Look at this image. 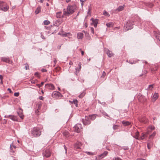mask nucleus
I'll return each instance as SVG.
<instances>
[{
	"mask_svg": "<svg viewBox=\"0 0 160 160\" xmlns=\"http://www.w3.org/2000/svg\"><path fill=\"white\" fill-rule=\"evenodd\" d=\"M77 7L74 4H68L66 10H63V15L66 16H69L73 14L76 10Z\"/></svg>",
	"mask_w": 160,
	"mask_h": 160,
	"instance_id": "f257e3e1",
	"label": "nucleus"
},
{
	"mask_svg": "<svg viewBox=\"0 0 160 160\" xmlns=\"http://www.w3.org/2000/svg\"><path fill=\"white\" fill-rule=\"evenodd\" d=\"M32 135L34 137H38L41 134V131L38 128L34 127L31 131Z\"/></svg>",
	"mask_w": 160,
	"mask_h": 160,
	"instance_id": "f03ea898",
	"label": "nucleus"
},
{
	"mask_svg": "<svg viewBox=\"0 0 160 160\" xmlns=\"http://www.w3.org/2000/svg\"><path fill=\"white\" fill-rule=\"evenodd\" d=\"M9 8V6L5 2H0V10L6 12L8 10Z\"/></svg>",
	"mask_w": 160,
	"mask_h": 160,
	"instance_id": "7ed1b4c3",
	"label": "nucleus"
},
{
	"mask_svg": "<svg viewBox=\"0 0 160 160\" xmlns=\"http://www.w3.org/2000/svg\"><path fill=\"white\" fill-rule=\"evenodd\" d=\"M52 96L54 98L60 99L62 97V95L58 91H54L52 93Z\"/></svg>",
	"mask_w": 160,
	"mask_h": 160,
	"instance_id": "20e7f679",
	"label": "nucleus"
},
{
	"mask_svg": "<svg viewBox=\"0 0 160 160\" xmlns=\"http://www.w3.org/2000/svg\"><path fill=\"white\" fill-rule=\"evenodd\" d=\"M42 155L44 157L48 158L51 155V152L49 148H47L44 150Z\"/></svg>",
	"mask_w": 160,
	"mask_h": 160,
	"instance_id": "39448f33",
	"label": "nucleus"
},
{
	"mask_svg": "<svg viewBox=\"0 0 160 160\" xmlns=\"http://www.w3.org/2000/svg\"><path fill=\"white\" fill-rule=\"evenodd\" d=\"M74 129L75 132H79L82 130V128L81 124L77 123L74 126Z\"/></svg>",
	"mask_w": 160,
	"mask_h": 160,
	"instance_id": "423d86ee",
	"label": "nucleus"
},
{
	"mask_svg": "<svg viewBox=\"0 0 160 160\" xmlns=\"http://www.w3.org/2000/svg\"><path fill=\"white\" fill-rule=\"evenodd\" d=\"M133 22L131 21H128L126 24V28L128 30L131 29L133 28Z\"/></svg>",
	"mask_w": 160,
	"mask_h": 160,
	"instance_id": "0eeeda50",
	"label": "nucleus"
},
{
	"mask_svg": "<svg viewBox=\"0 0 160 160\" xmlns=\"http://www.w3.org/2000/svg\"><path fill=\"white\" fill-rule=\"evenodd\" d=\"M90 119L88 117L86 116L85 119H82L83 124L86 125L89 124L91 123V121Z\"/></svg>",
	"mask_w": 160,
	"mask_h": 160,
	"instance_id": "6e6552de",
	"label": "nucleus"
},
{
	"mask_svg": "<svg viewBox=\"0 0 160 160\" xmlns=\"http://www.w3.org/2000/svg\"><path fill=\"white\" fill-rule=\"evenodd\" d=\"M91 20L92 21L91 24L93 25L94 27H96L97 26V24H98V20L97 19H94L92 18L91 19Z\"/></svg>",
	"mask_w": 160,
	"mask_h": 160,
	"instance_id": "1a4fd4ad",
	"label": "nucleus"
},
{
	"mask_svg": "<svg viewBox=\"0 0 160 160\" xmlns=\"http://www.w3.org/2000/svg\"><path fill=\"white\" fill-rule=\"evenodd\" d=\"M45 86L47 88H48L49 89L51 90H53L55 89V87L54 85L52 83L46 84L45 85Z\"/></svg>",
	"mask_w": 160,
	"mask_h": 160,
	"instance_id": "9d476101",
	"label": "nucleus"
},
{
	"mask_svg": "<svg viewBox=\"0 0 160 160\" xmlns=\"http://www.w3.org/2000/svg\"><path fill=\"white\" fill-rule=\"evenodd\" d=\"M1 59L2 62H5L8 63H9L10 62V60L9 58L3 57H1Z\"/></svg>",
	"mask_w": 160,
	"mask_h": 160,
	"instance_id": "9b49d317",
	"label": "nucleus"
},
{
	"mask_svg": "<svg viewBox=\"0 0 160 160\" xmlns=\"http://www.w3.org/2000/svg\"><path fill=\"white\" fill-rule=\"evenodd\" d=\"M82 145V144L79 142H77L74 145V148L75 149H80Z\"/></svg>",
	"mask_w": 160,
	"mask_h": 160,
	"instance_id": "f8f14e48",
	"label": "nucleus"
},
{
	"mask_svg": "<svg viewBox=\"0 0 160 160\" xmlns=\"http://www.w3.org/2000/svg\"><path fill=\"white\" fill-rule=\"evenodd\" d=\"M5 117L6 118H9L11 119L12 120L14 121H17V118L15 116H14V115H7V116H5Z\"/></svg>",
	"mask_w": 160,
	"mask_h": 160,
	"instance_id": "ddd939ff",
	"label": "nucleus"
},
{
	"mask_svg": "<svg viewBox=\"0 0 160 160\" xmlns=\"http://www.w3.org/2000/svg\"><path fill=\"white\" fill-rule=\"evenodd\" d=\"M140 122L143 123H146L148 122V120L145 117H142L139 119Z\"/></svg>",
	"mask_w": 160,
	"mask_h": 160,
	"instance_id": "4468645a",
	"label": "nucleus"
},
{
	"mask_svg": "<svg viewBox=\"0 0 160 160\" xmlns=\"http://www.w3.org/2000/svg\"><path fill=\"white\" fill-rule=\"evenodd\" d=\"M108 152L107 151H105L103 152V153L100 155H99L98 156V158L99 159H101L105 157V156H107L108 154Z\"/></svg>",
	"mask_w": 160,
	"mask_h": 160,
	"instance_id": "2eb2a0df",
	"label": "nucleus"
},
{
	"mask_svg": "<svg viewBox=\"0 0 160 160\" xmlns=\"http://www.w3.org/2000/svg\"><path fill=\"white\" fill-rule=\"evenodd\" d=\"M106 52L108 56L110 58L112 57L114 55V54L108 49H106Z\"/></svg>",
	"mask_w": 160,
	"mask_h": 160,
	"instance_id": "dca6fc26",
	"label": "nucleus"
},
{
	"mask_svg": "<svg viewBox=\"0 0 160 160\" xmlns=\"http://www.w3.org/2000/svg\"><path fill=\"white\" fill-rule=\"evenodd\" d=\"M148 134H146V133H142L141 135V136L139 137V140H142L145 139L147 137Z\"/></svg>",
	"mask_w": 160,
	"mask_h": 160,
	"instance_id": "f3484780",
	"label": "nucleus"
},
{
	"mask_svg": "<svg viewBox=\"0 0 160 160\" xmlns=\"http://www.w3.org/2000/svg\"><path fill=\"white\" fill-rule=\"evenodd\" d=\"M61 23V22L59 20L53 22V25L55 26L58 27Z\"/></svg>",
	"mask_w": 160,
	"mask_h": 160,
	"instance_id": "a211bd4d",
	"label": "nucleus"
},
{
	"mask_svg": "<svg viewBox=\"0 0 160 160\" xmlns=\"http://www.w3.org/2000/svg\"><path fill=\"white\" fill-rule=\"evenodd\" d=\"M125 7V5L124 4L123 6H119L117 9H116L115 11H118V12L122 11L123 10L124 7Z\"/></svg>",
	"mask_w": 160,
	"mask_h": 160,
	"instance_id": "6ab92c4d",
	"label": "nucleus"
},
{
	"mask_svg": "<svg viewBox=\"0 0 160 160\" xmlns=\"http://www.w3.org/2000/svg\"><path fill=\"white\" fill-rule=\"evenodd\" d=\"M81 64L80 62L78 64V65L79 66V68L78 69L77 68H76V71L75 72V74L76 75H77L78 73L80 71V70L81 69Z\"/></svg>",
	"mask_w": 160,
	"mask_h": 160,
	"instance_id": "aec40b11",
	"label": "nucleus"
},
{
	"mask_svg": "<svg viewBox=\"0 0 160 160\" xmlns=\"http://www.w3.org/2000/svg\"><path fill=\"white\" fill-rule=\"evenodd\" d=\"M83 37V34L81 32H79L77 34V38L78 39H82Z\"/></svg>",
	"mask_w": 160,
	"mask_h": 160,
	"instance_id": "412c9836",
	"label": "nucleus"
},
{
	"mask_svg": "<svg viewBox=\"0 0 160 160\" xmlns=\"http://www.w3.org/2000/svg\"><path fill=\"white\" fill-rule=\"evenodd\" d=\"M139 133L138 131H137L136 132L135 134V135L133 136V137L137 140L139 139Z\"/></svg>",
	"mask_w": 160,
	"mask_h": 160,
	"instance_id": "4be33fe9",
	"label": "nucleus"
},
{
	"mask_svg": "<svg viewBox=\"0 0 160 160\" xmlns=\"http://www.w3.org/2000/svg\"><path fill=\"white\" fill-rule=\"evenodd\" d=\"M63 135L66 138L69 137V134L68 131H65L63 132Z\"/></svg>",
	"mask_w": 160,
	"mask_h": 160,
	"instance_id": "5701e85b",
	"label": "nucleus"
},
{
	"mask_svg": "<svg viewBox=\"0 0 160 160\" xmlns=\"http://www.w3.org/2000/svg\"><path fill=\"white\" fill-rule=\"evenodd\" d=\"M41 11V7L40 6L38 7L36 10H35V12L36 14H37L39 13Z\"/></svg>",
	"mask_w": 160,
	"mask_h": 160,
	"instance_id": "b1692460",
	"label": "nucleus"
},
{
	"mask_svg": "<svg viewBox=\"0 0 160 160\" xmlns=\"http://www.w3.org/2000/svg\"><path fill=\"white\" fill-rule=\"evenodd\" d=\"M156 134V132H153V133L151 135H150L149 136V139H152L155 136Z\"/></svg>",
	"mask_w": 160,
	"mask_h": 160,
	"instance_id": "393cba45",
	"label": "nucleus"
},
{
	"mask_svg": "<svg viewBox=\"0 0 160 160\" xmlns=\"http://www.w3.org/2000/svg\"><path fill=\"white\" fill-rule=\"evenodd\" d=\"M62 12H57L56 13V17L57 18H59L62 17Z\"/></svg>",
	"mask_w": 160,
	"mask_h": 160,
	"instance_id": "a878e982",
	"label": "nucleus"
},
{
	"mask_svg": "<svg viewBox=\"0 0 160 160\" xmlns=\"http://www.w3.org/2000/svg\"><path fill=\"white\" fill-rule=\"evenodd\" d=\"M122 123L125 126H127L130 124V123L129 122L125 121H122Z\"/></svg>",
	"mask_w": 160,
	"mask_h": 160,
	"instance_id": "bb28decb",
	"label": "nucleus"
},
{
	"mask_svg": "<svg viewBox=\"0 0 160 160\" xmlns=\"http://www.w3.org/2000/svg\"><path fill=\"white\" fill-rule=\"evenodd\" d=\"M158 97V93H155L152 96V98L154 99V101L156 100Z\"/></svg>",
	"mask_w": 160,
	"mask_h": 160,
	"instance_id": "cd10ccee",
	"label": "nucleus"
},
{
	"mask_svg": "<svg viewBox=\"0 0 160 160\" xmlns=\"http://www.w3.org/2000/svg\"><path fill=\"white\" fill-rule=\"evenodd\" d=\"M88 117L90 119L92 120H94L96 118V115L94 114L92 115H89Z\"/></svg>",
	"mask_w": 160,
	"mask_h": 160,
	"instance_id": "c85d7f7f",
	"label": "nucleus"
},
{
	"mask_svg": "<svg viewBox=\"0 0 160 160\" xmlns=\"http://www.w3.org/2000/svg\"><path fill=\"white\" fill-rule=\"evenodd\" d=\"M86 92L85 90L83 91V92L81 93L78 96V97L81 98H82L85 95Z\"/></svg>",
	"mask_w": 160,
	"mask_h": 160,
	"instance_id": "c756f323",
	"label": "nucleus"
},
{
	"mask_svg": "<svg viewBox=\"0 0 160 160\" xmlns=\"http://www.w3.org/2000/svg\"><path fill=\"white\" fill-rule=\"evenodd\" d=\"M107 27H112L114 25V23L112 22H109L106 24Z\"/></svg>",
	"mask_w": 160,
	"mask_h": 160,
	"instance_id": "7c9ffc66",
	"label": "nucleus"
},
{
	"mask_svg": "<svg viewBox=\"0 0 160 160\" xmlns=\"http://www.w3.org/2000/svg\"><path fill=\"white\" fill-rule=\"evenodd\" d=\"M155 129V127L153 126H150L148 127V131H149V130H151L152 131L154 130Z\"/></svg>",
	"mask_w": 160,
	"mask_h": 160,
	"instance_id": "2f4dec72",
	"label": "nucleus"
},
{
	"mask_svg": "<svg viewBox=\"0 0 160 160\" xmlns=\"http://www.w3.org/2000/svg\"><path fill=\"white\" fill-rule=\"evenodd\" d=\"M71 103H74L76 107L78 106V101L77 99L73 100L72 101H70Z\"/></svg>",
	"mask_w": 160,
	"mask_h": 160,
	"instance_id": "473e14b6",
	"label": "nucleus"
},
{
	"mask_svg": "<svg viewBox=\"0 0 160 160\" xmlns=\"http://www.w3.org/2000/svg\"><path fill=\"white\" fill-rule=\"evenodd\" d=\"M152 145V142H150V143H147V147L148 149H150L151 148V146Z\"/></svg>",
	"mask_w": 160,
	"mask_h": 160,
	"instance_id": "72a5a7b5",
	"label": "nucleus"
},
{
	"mask_svg": "<svg viewBox=\"0 0 160 160\" xmlns=\"http://www.w3.org/2000/svg\"><path fill=\"white\" fill-rule=\"evenodd\" d=\"M18 114L21 119L23 118L24 116L21 112H18Z\"/></svg>",
	"mask_w": 160,
	"mask_h": 160,
	"instance_id": "f704fd0d",
	"label": "nucleus"
},
{
	"mask_svg": "<svg viewBox=\"0 0 160 160\" xmlns=\"http://www.w3.org/2000/svg\"><path fill=\"white\" fill-rule=\"evenodd\" d=\"M43 23L45 25H48L50 23V22L48 20H45L43 22Z\"/></svg>",
	"mask_w": 160,
	"mask_h": 160,
	"instance_id": "c9c22d12",
	"label": "nucleus"
},
{
	"mask_svg": "<svg viewBox=\"0 0 160 160\" xmlns=\"http://www.w3.org/2000/svg\"><path fill=\"white\" fill-rule=\"evenodd\" d=\"M156 37L157 39H158L159 41H160V34L157 33L156 35Z\"/></svg>",
	"mask_w": 160,
	"mask_h": 160,
	"instance_id": "e433bc0d",
	"label": "nucleus"
},
{
	"mask_svg": "<svg viewBox=\"0 0 160 160\" xmlns=\"http://www.w3.org/2000/svg\"><path fill=\"white\" fill-rule=\"evenodd\" d=\"M103 14L106 16H109V14L105 10H104L103 11Z\"/></svg>",
	"mask_w": 160,
	"mask_h": 160,
	"instance_id": "4c0bfd02",
	"label": "nucleus"
},
{
	"mask_svg": "<svg viewBox=\"0 0 160 160\" xmlns=\"http://www.w3.org/2000/svg\"><path fill=\"white\" fill-rule=\"evenodd\" d=\"M101 113L104 116L109 117V116L107 114V113L104 111H102L101 112Z\"/></svg>",
	"mask_w": 160,
	"mask_h": 160,
	"instance_id": "58836bf2",
	"label": "nucleus"
},
{
	"mask_svg": "<svg viewBox=\"0 0 160 160\" xmlns=\"http://www.w3.org/2000/svg\"><path fill=\"white\" fill-rule=\"evenodd\" d=\"M153 84L149 85L148 86V89H150L151 90L153 88Z\"/></svg>",
	"mask_w": 160,
	"mask_h": 160,
	"instance_id": "ea45409f",
	"label": "nucleus"
},
{
	"mask_svg": "<svg viewBox=\"0 0 160 160\" xmlns=\"http://www.w3.org/2000/svg\"><path fill=\"white\" fill-rule=\"evenodd\" d=\"M137 62L135 61H130L129 62V63L131 64L135 63Z\"/></svg>",
	"mask_w": 160,
	"mask_h": 160,
	"instance_id": "a19ab883",
	"label": "nucleus"
},
{
	"mask_svg": "<svg viewBox=\"0 0 160 160\" xmlns=\"http://www.w3.org/2000/svg\"><path fill=\"white\" fill-rule=\"evenodd\" d=\"M44 84V82H41V84H37V86L39 88H40L41 86H42Z\"/></svg>",
	"mask_w": 160,
	"mask_h": 160,
	"instance_id": "79ce46f5",
	"label": "nucleus"
},
{
	"mask_svg": "<svg viewBox=\"0 0 160 160\" xmlns=\"http://www.w3.org/2000/svg\"><path fill=\"white\" fill-rule=\"evenodd\" d=\"M118 126L116 125H113V126L112 128L113 129L115 130L118 128Z\"/></svg>",
	"mask_w": 160,
	"mask_h": 160,
	"instance_id": "37998d69",
	"label": "nucleus"
},
{
	"mask_svg": "<svg viewBox=\"0 0 160 160\" xmlns=\"http://www.w3.org/2000/svg\"><path fill=\"white\" fill-rule=\"evenodd\" d=\"M16 148V147L13 145V143H12V144L10 145V148L11 150L12 149V148Z\"/></svg>",
	"mask_w": 160,
	"mask_h": 160,
	"instance_id": "c03bdc74",
	"label": "nucleus"
},
{
	"mask_svg": "<svg viewBox=\"0 0 160 160\" xmlns=\"http://www.w3.org/2000/svg\"><path fill=\"white\" fill-rule=\"evenodd\" d=\"M106 73L105 72V71H103L102 74V76H101V78H102L104 77H105V76H106Z\"/></svg>",
	"mask_w": 160,
	"mask_h": 160,
	"instance_id": "a18cd8bd",
	"label": "nucleus"
},
{
	"mask_svg": "<svg viewBox=\"0 0 160 160\" xmlns=\"http://www.w3.org/2000/svg\"><path fill=\"white\" fill-rule=\"evenodd\" d=\"M90 31L93 34L94 33V29L93 28L91 27L90 28Z\"/></svg>",
	"mask_w": 160,
	"mask_h": 160,
	"instance_id": "49530a36",
	"label": "nucleus"
},
{
	"mask_svg": "<svg viewBox=\"0 0 160 160\" xmlns=\"http://www.w3.org/2000/svg\"><path fill=\"white\" fill-rule=\"evenodd\" d=\"M86 153L89 155H93V153L92 152H86Z\"/></svg>",
	"mask_w": 160,
	"mask_h": 160,
	"instance_id": "de8ad7c7",
	"label": "nucleus"
},
{
	"mask_svg": "<svg viewBox=\"0 0 160 160\" xmlns=\"http://www.w3.org/2000/svg\"><path fill=\"white\" fill-rule=\"evenodd\" d=\"M19 92H15L14 93V96H15L16 97H18L19 95Z\"/></svg>",
	"mask_w": 160,
	"mask_h": 160,
	"instance_id": "09e8293b",
	"label": "nucleus"
},
{
	"mask_svg": "<svg viewBox=\"0 0 160 160\" xmlns=\"http://www.w3.org/2000/svg\"><path fill=\"white\" fill-rule=\"evenodd\" d=\"M113 160H122L119 158L115 157L113 158Z\"/></svg>",
	"mask_w": 160,
	"mask_h": 160,
	"instance_id": "8fccbe9b",
	"label": "nucleus"
},
{
	"mask_svg": "<svg viewBox=\"0 0 160 160\" xmlns=\"http://www.w3.org/2000/svg\"><path fill=\"white\" fill-rule=\"evenodd\" d=\"M152 131V130H149V131H148V128L147 132H146V134H147L148 135Z\"/></svg>",
	"mask_w": 160,
	"mask_h": 160,
	"instance_id": "3c124183",
	"label": "nucleus"
},
{
	"mask_svg": "<svg viewBox=\"0 0 160 160\" xmlns=\"http://www.w3.org/2000/svg\"><path fill=\"white\" fill-rule=\"evenodd\" d=\"M41 71L42 72H47V70L45 69L42 68L41 69Z\"/></svg>",
	"mask_w": 160,
	"mask_h": 160,
	"instance_id": "603ef678",
	"label": "nucleus"
},
{
	"mask_svg": "<svg viewBox=\"0 0 160 160\" xmlns=\"http://www.w3.org/2000/svg\"><path fill=\"white\" fill-rule=\"evenodd\" d=\"M25 68L26 70L29 69V66L28 65H26L25 66Z\"/></svg>",
	"mask_w": 160,
	"mask_h": 160,
	"instance_id": "864d4df0",
	"label": "nucleus"
},
{
	"mask_svg": "<svg viewBox=\"0 0 160 160\" xmlns=\"http://www.w3.org/2000/svg\"><path fill=\"white\" fill-rule=\"evenodd\" d=\"M123 149L125 150H127L128 149V148L127 147H124L122 148Z\"/></svg>",
	"mask_w": 160,
	"mask_h": 160,
	"instance_id": "5fc2aeb1",
	"label": "nucleus"
},
{
	"mask_svg": "<svg viewBox=\"0 0 160 160\" xmlns=\"http://www.w3.org/2000/svg\"><path fill=\"white\" fill-rule=\"evenodd\" d=\"M70 33L69 32H68L67 33H66V34H62L63 36H67L68 34H70Z\"/></svg>",
	"mask_w": 160,
	"mask_h": 160,
	"instance_id": "6e6d98bb",
	"label": "nucleus"
},
{
	"mask_svg": "<svg viewBox=\"0 0 160 160\" xmlns=\"http://www.w3.org/2000/svg\"><path fill=\"white\" fill-rule=\"evenodd\" d=\"M41 38H42L43 39H45V38L44 37V36L41 33Z\"/></svg>",
	"mask_w": 160,
	"mask_h": 160,
	"instance_id": "4d7b16f0",
	"label": "nucleus"
},
{
	"mask_svg": "<svg viewBox=\"0 0 160 160\" xmlns=\"http://www.w3.org/2000/svg\"><path fill=\"white\" fill-rule=\"evenodd\" d=\"M39 98L41 100H43L44 99V98L42 96H41L39 97Z\"/></svg>",
	"mask_w": 160,
	"mask_h": 160,
	"instance_id": "13d9d810",
	"label": "nucleus"
},
{
	"mask_svg": "<svg viewBox=\"0 0 160 160\" xmlns=\"http://www.w3.org/2000/svg\"><path fill=\"white\" fill-rule=\"evenodd\" d=\"M80 1L81 2V5H82V6L83 4V2H84V1H83V0H80Z\"/></svg>",
	"mask_w": 160,
	"mask_h": 160,
	"instance_id": "bf43d9fd",
	"label": "nucleus"
},
{
	"mask_svg": "<svg viewBox=\"0 0 160 160\" xmlns=\"http://www.w3.org/2000/svg\"><path fill=\"white\" fill-rule=\"evenodd\" d=\"M64 146V149L65 150V153H66V154L67 148L66 147V146L65 145Z\"/></svg>",
	"mask_w": 160,
	"mask_h": 160,
	"instance_id": "052dcab7",
	"label": "nucleus"
},
{
	"mask_svg": "<svg viewBox=\"0 0 160 160\" xmlns=\"http://www.w3.org/2000/svg\"><path fill=\"white\" fill-rule=\"evenodd\" d=\"M0 79L1 80H3V76L1 75H0Z\"/></svg>",
	"mask_w": 160,
	"mask_h": 160,
	"instance_id": "680f3d73",
	"label": "nucleus"
},
{
	"mask_svg": "<svg viewBox=\"0 0 160 160\" xmlns=\"http://www.w3.org/2000/svg\"><path fill=\"white\" fill-rule=\"evenodd\" d=\"M35 75L36 76H37L38 77V72H36L35 73Z\"/></svg>",
	"mask_w": 160,
	"mask_h": 160,
	"instance_id": "e2e57ef3",
	"label": "nucleus"
},
{
	"mask_svg": "<svg viewBox=\"0 0 160 160\" xmlns=\"http://www.w3.org/2000/svg\"><path fill=\"white\" fill-rule=\"evenodd\" d=\"M31 82L32 83H35V81L34 80H32L31 81Z\"/></svg>",
	"mask_w": 160,
	"mask_h": 160,
	"instance_id": "0e129e2a",
	"label": "nucleus"
},
{
	"mask_svg": "<svg viewBox=\"0 0 160 160\" xmlns=\"http://www.w3.org/2000/svg\"><path fill=\"white\" fill-rule=\"evenodd\" d=\"M84 52L83 51H81V54L82 55H84Z\"/></svg>",
	"mask_w": 160,
	"mask_h": 160,
	"instance_id": "69168bd1",
	"label": "nucleus"
},
{
	"mask_svg": "<svg viewBox=\"0 0 160 160\" xmlns=\"http://www.w3.org/2000/svg\"><path fill=\"white\" fill-rule=\"evenodd\" d=\"M8 90L10 92H11V89L9 88H8Z\"/></svg>",
	"mask_w": 160,
	"mask_h": 160,
	"instance_id": "338daca9",
	"label": "nucleus"
},
{
	"mask_svg": "<svg viewBox=\"0 0 160 160\" xmlns=\"http://www.w3.org/2000/svg\"><path fill=\"white\" fill-rule=\"evenodd\" d=\"M54 63L55 64L57 62V60L56 59H54Z\"/></svg>",
	"mask_w": 160,
	"mask_h": 160,
	"instance_id": "774afa93",
	"label": "nucleus"
}]
</instances>
